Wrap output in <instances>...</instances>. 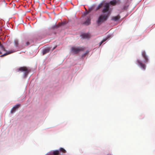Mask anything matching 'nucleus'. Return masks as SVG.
<instances>
[{
  "label": "nucleus",
  "mask_w": 155,
  "mask_h": 155,
  "mask_svg": "<svg viewBox=\"0 0 155 155\" xmlns=\"http://www.w3.org/2000/svg\"><path fill=\"white\" fill-rule=\"evenodd\" d=\"M103 8L102 10L103 14L100 15L98 17L97 22L99 25L101 22H104L106 21L110 16L111 12L109 11L110 5L109 3H107L103 4Z\"/></svg>",
  "instance_id": "1"
},
{
  "label": "nucleus",
  "mask_w": 155,
  "mask_h": 155,
  "mask_svg": "<svg viewBox=\"0 0 155 155\" xmlns=\"http://www.w3.org/2000/svg\"><path fill=\"white\" fill-rule=\"evenodd\" d=\"M20 71L23 72L24 77H26L30 72V71L26 67H23L17 68L16 70V72Z\"/></svg>",
  "instance_id": "2"
},
{
  "label": "nucleus",
  "mask_w": 155,
  "mask_h": 155,
  "mask_svg": "<svg viewBox=\"0 0 155 155\" xmlns=\"http://www.w3.org/2000/svg\"><path fill=\"white\" fill-rule=\"evenodd\" d=\"M85 48L84 47H73L71 48V50L72 52L74 54H76L78 53L81 51H83L85 49Z\"/></svg>",
  "instance_id": "3"
},
{
  "label": "nucleus",
  "mask_w": 155,
  "mask_h": 155,
  "mask_svg": "<svg viewBox=\"0 0 155 155\" xmlns=\"http://www.w3.org/2000/svg\"><path fill=\"white\" fill-rule=\"evenodd\" d=\"M59 151L57 150L53 151L52 152L48 153L46 155H59Z\"/></svg>",
  "instance_id": "4"
},
{
  "label": "nucleus",
  "mask_w": 155,
  "mask_h": 155,
  "mask_svg": "<svg viewBox=\"0 0 155 155\" xmlns=\"http://www.w3.org/2000/svg\"><path fill=\"white\" fill-rule=\"evenodd\" d=\"M66 24V22H62V23L59 22L57 24V25H55L53 26H52V28L53 29H57V28H59L60 26H61L62 25H64Z\"/></svg>",
  "instance_id": "5"
},
{
  "label": "nucleus",
  "mask_w": 155,
  "mask_h": 155,
  "mask_svg": "<svg viewBox=\"0 0 155 155\" xmlns=\"http://www.w3.org/2000/svg\"><path fill=\"white\" fill-rule=\"evenodd\" d=\"M20 106V104H18L14 106L11 110L10 111L11 113L12 114L14 113L16 111V110L18 109V107Z\"/></svg>",
  "instance_id": "6"
},
{
  "label": "nucleus",
  "mask_w": 155,
  "mask_h": 155,
  "mask_svg": "<svg viewBox=\"0 0 155 155\" xmlns=\"http://www.w3.org/2000/svg\"><path fill=\"white\" fill-rule=\"evenodd\" d=\"M142 55L145 60L144 62L145 63L148 62V59L146 55V52L145 51H143L142 52Z\"/></svg>",
  "instance_id": "7"
},
{
  "label": "nucleus",
  "mask_w": 155,
  "mask_h": 155,
  "mask_svg": "<svg viewBox=\"0 0 155 155\" xmlns=\"http://www.w3.org/2000/svg\"><path fill=\"white\" fill-rule=\"evenodd\" d=\"M137 62L138 64L140 65L141 68H142L143 69L145 70L146 67L145 65L143 64L141 61L139 60H137Z\"/></svg>",
  "instance_id": "8"
},
{
  "label": "nucleus",
  "mask_w": 155,
  "mask_h": 155,
  "mask_svg": "<svg viewBox=\"0 0 155 155\" xmlns=\"http://www.w3.org/2000/svg\"><path fill=\"white\" fill-rule=\"evenodd\" d=\"M91 19L90 17H87V19L86 20L84 23V24L87 25H88L91 23Z\"/></svg>",
  "instance_id": "9"
},
{
  "label": "nucleus",
  "mask_w": 155,
  "mask_h": 155,
  "mask_svg": "<svg viewBox=\"0 0 155 155\" xmlns=\"http://www.w3.org/2000/svg\"><path fill=\"white\" fill-rule=\"evenodd\" d=\"M82 36L84 38H89L90 37V35L88 33L83 34Z\"/></svg>",
  "instance_id": "10"
},
{
  "label": "nucleus",
  "mask_w": 155,
  "mask_h": 155,
  "mask_svg": "<svg viewBox=\"0 0 155 155\" xmlns=\"http://www.w3.org/2000/svg\"><path fill=\"white\" fill-rule=\"evenodd\" d=\"M95 8V6H92L90 8H89L88 11H87L86 12V13L85 15H86L87 14H88L89 13L92 11Z\"/></svg>",
  "instance_id": "11"
},
{
  "label": "nucleus",
  "mask_w": 155,
  "mask_h": 155,
  "mask_svg": "<svg viewBox=\"0 0 155 155\" xmlns=\"http://www.w3.org/2000/svg\"><path fill=\"white\" fill-rule=\"evenodd\" d=\"M120 18V17L119 15H117L116 16L113 17L112 18V20L114 21H117Z\"/></svg>",
  "instance_id": "12"
},
{
  "label": "nucleus",
  "mask_w": 155,
  "mask_h": 155,
  "mask_svg": "<svg viewBox=\"0 0 155 155\" xmlns=\"http://www.w3.org/2000/svg\"><path fill=\"white\" fill-rule=\"evenodd\" d=\"M103 3L100 4L96 8L95 11H97L101 8L103 6Z\"/></svg>",
  "instance_id": "13"
},
{
  "label": "nucleus",
  "mask_w": 155,
  "mask_h": 155,
  "mask_svg": "<svg viewBox=\"0 0 155 155\" xmlns=\"http://www.w3.org/2000/svg\"><path fill=\"white\" fill-rule=\"evenodd\" d=\"M59 152H62L63 153H66V151L63 148L61 147L59 149Z\"/></svg>",
  "instance_id": "14"
},
{
  "label": "nucleus",
  "mask_w": 155,
  "mask_h": 155,
  "mask_svg": "<svg viewBox=\"0 0 155 155\" xmlns=\"http://www.w3.org/2000/svg\"><path fill=\"white\" fill-rule=\"evenodd\" d=\"M49 49L48 48L45 49L43 51V54H44L47 53L49 52Z\"/></svg>",
  "instance_id": "15"
},
{
  "label": "nucleus",
  "mask_w": 155,
  "mask_h": 155,
  "mask_svg": "<svg viewBox=\"0 0 155 155\" xmlns=\"http://www.w3.org/2000/svg\"><path fill=\"white\" fill-rule=\"evenodd\" d=\"M32 41L31 40H29L26 43V45L27 46L29 45L30 43H31Z\"/></svg>",
  "instance_id": "16"
},
{
  "label": "nucleus",
  "mask_w": 155,
  "mask_h": 155,
  "mask_svg": "<svg viewBox=\"0 0 155 155\" xmlns=\"http://www.w3.org/2000/svg\"><path fill=\"white\" fill-rule=\"evenodd\" d=\"M108 39V38H106L105 39H104L100 43V45H101L104 42L106 41L107 39Z\"/></svg>",
  "instance_id": "17"
},
{
  "label": "nucleus",
  "mask_w": 155,
  "mask_h": 155,
  "mask_svg": "<svg viewBox=\"0 0 155 155\" xmlns=\"http://www.w3.org/2000/svg\"><path fill=\"white\" fill-rule=\"evenodd\" d=\"M110 3L111 5H115L116 4V1H111L110 2Z\"/></svg>",
  "instance_id": "18"
},
{
  "label": "nucleus",
  "mask_w": 155,
  "mask_h": 155,
  "mask_svg": "<svg viewBox=\"0 0 155 155\" xmlns=\"http://www.w3.org/2000/svg\"><path fill=\"white\" fill-rule=\"evenodd\" d=\"M0 47L1 48V49L3 51H4L5 50V48L3 47V46L1 44H0Z\"/></svg>",
  "instance_id": "19"
},
{
  "label": "nucleus",
  "mask_w": 155,
  "mask_h": 155,
  "mask_svg": "<svg viewBox=\"0 0 155 155\" xmlns=\"http://www.w3.org/2000/svg\"><path fill=\"white\" fill-rule=\"evenodd\" d=\"M14 42L15 46H17L18 45V41L17 40H15Z\"/></svg>",
  "instance_id": "20"
},
{
  "label": "nucleus",
  "mask_w": 155,
  "mask_h": 155,
  "mask_svg": "<svg viewBox=\"0 0 155 155\" xmlns=\"http://www.w3.org/2000/svg\"><path fill=\"white\" fill-rule=\"evenodd\" d=\"M12 52H6V53H5V54H4L3 55H7V54H9L12 53Z\"/></svg>",
  "instance_id": "21"
},
{
  "label": "nucleus",
  "mask_w": 155,
  "mask_h": 155,
  "mask_svg": "<svg viewBox=\"0 0 155 155\" xmlns=\"http://www.w3.org/2000/svg\"><path fill=\"white\" fill-rule=\"evenodd\" d=\"M87 52H86L85 54H84V55H83V56H85V54H86V53H87Z\"/></svg>",
  "instance_id": "22"
},
{
  "label": "nucleus",
  "mask_w": 155,
  "mask_h": 155,
  "mask_svg": "<svg viewBox=\"0 0 155 155\" xmlns=\"http://www.w3.org/2000/svg\"><path fill=\"white\" fill-rule=\"evenodd\" d=\"M2 54V53L1 52H0V54Z\"/></svg>",
  "instance_id": "23"
}]
</instances>
